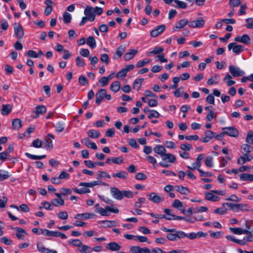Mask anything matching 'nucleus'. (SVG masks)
<instances>
[{
    "label": "nucleus",
    "mask_w": 253,
    "mask_h": 253,
    "mask_svg": "<svg viewBox=\"0 0 253 253\" xmlns=\"http://www.w3.org/2000/svg\"><path fill=\"white\" fill-rule=\"evenodd\" d=\"M96 212L102 216H108L109 215V212L118 213L119 212V210L117 208H111L109 206H106L105 207V208H97L96 210Z\"/></svg>",
    "instance_id": "f03ea898"
},
{
    "label": "nucleus",
    "mask_w": 253,
    "mask_h": 253,
    "mask_svg": "<svg viewBox=\"0 0 253 253\" xmlns=\"http://www.w3.org/2000/svg\"><path fill=\"white\" fill-rule=\"evenodd\" d=\"M105 177L107 178H110L111 176L108 172L106 171H98V174L97 177V179L100 180L102 177Z\"/></svg>",
    "instance_id": "864d4df0"
},
{
    "label": "nucleus",
    "mask_w": 253,
    "mask_h": 253,
    "mask_svg": "<svg viewBox=\"0 0 253 253\" xmlns=\"http://www.w3.org/2000/svg\"><path fill=\"white\" fill-rule=\"evenodd\" d=\"M106 95V89H100L96 94L95 103L98 105L100 104L102 100L103 99Z\"/></svg>",
    "instance_id": "ddd939ff"
},
{
    "label": "nucleus",
    "mask_w": 253,
    "mask_h": 253,
    "mask_svg": "<svg viewBox=\"0 0 253 253\" xmlns=\"http://www.w3.org/2000/svg\"><path fill=\"white\" fill-rule=\"evenodd\" d=\"M120 86L121 83L119 81H115L111 84L110 89L114 92H117L120 90Z\"/></svg>",
    "instance_id": "72a5a7b5"
},
{
    "label": "nucleus",
    "mask_w": 253,
    "mask_h": 253,
    "mask_svg": "<svg viewBox=\"0 0 253 253\" xmlns=\"http://www.w3.org/2000/svg\"><path fill=\"white\" fill-rule=\"evenodd\" d=\"M173 207L176 209H180L183 207L182 203L179 200L175 199L174 200L172 204Z\"/></svg>",
    "instance_id": "13d9d810"
},
{
    "label": "nucleus",
    "mask_w": 253,
    "mask_h": 253,
    "mask_svg": "<svg viewBox=\"0 0 253 253\" xmlns=\"http://www.w3.org/2000/svg\"><path fill=\"white\" fill-rule=\"evenodd\" d=\"M126 47L125 45H121L116 49V52L113 55L114 59H117L121 57L125 51Z\"/></svg>",
    "instance_id": "dca6fc26"
},
{
    "label": "nucleus",
    "mask_w": 253,
    "mask_h": 253,
    "mask_svg": "<svg viewBox=\"0 0 253 253\" xmlns=\"http://www.w3.org/2000/svg\"><path fill=\"white\" fill-rule=\"evenodd\" d=\"M161 229L169 233L167 235V238L171 241H175L178 238H183L187 236V234L182 231L176 230L175 228L169 229L165 227H162Z\"/></svg>",
    "instance_id": "f257e3e1"
},
{
    "label": "nucleus",
    "mask_w": 253,
    "mask_h": 253,
    "mask_svg": "<svg viewBox=\"0 0 253 253\" xmlns=\"http://www.w3.org/2000/svg\"><path fill=\"white\" fill-rule=\"evenodd\" d=\"M100 60L102 62H104L106 65L109 63V57L107 54L104 53L101 55Z\"/></svg>",
    "instance_id": "4d7b16f0"
},
{
    "label": "nucleus",
    "mask_w": 253,
    "mask_h": 253,
    "mask_svg": "<svg viewBox=\"0 0 253 253\" xmlns=\"http://www.w3.org/2000/svg\"><path fill=\"white\" fill-rule=\"evenodd\" d=\"M213 158L211 156H207L205 159V165L207 167L212 168L213 164Z\"/></svg>",
    "instance_id": "603ef678"
},
{
    "label": "nucleus",
    "mask_w": 253,
    "mask_h": 253,
    "mask_svg": "<svg viewBox=\"0 0 253 253\" xmlns=\"http://www.w3.org/2000/svg\"><path fill=\"white\" fill-rule=\"evenodd\" d=\"M113 177H118L122 179H126L127 178V173L125 171H121L119 172L114 173L112 175Z\"/></svg>",
    "instance_id": "ea45409f"
},
{
    "label": "nucleus",
    "mask_w": 253,
    "mask_h": 253,
    "mask_svg": "<svg viewBox=\"0 0 253 253\" xmlns=\"http://www.w3.org/2000/svg\"><path fill=\"white\" fill-rule=\"evenodd\" d=\"M246 22L247 24L246 25V27L248 29H253V18H248L246 19Z\"/></svg>",
    "instance_id": "774afa93"
},
{
    "label": "nucleus",
    "mask_w": 253,
    "mask_h": 253,
    "mask_svg": "<svg viewBox=\"0 0 253 253\" xmlns=\"http://www.w3.org/2000/svg\"><path fill=\"white\" fill-rule=\"evenodd\" d=\"M41 233L47 237H57V231H50L46 229H41Z\"/></svg>",
    "instance_id": "a878e982"
},
{
    "label": "nucleus",
    "mask_w": 253,
    "mask_h": 253,
    "mask_svg": "<svg viewBox=\"0 0 253 253\" xmlns=\"http://www.w3.org/2000/svg\"><path fill=\"white\" fill-rule=\"evenodd\" d=\"M156 58H157L158 61H159L161 63H166L168 62V59L165 58L164 53H161L159 55H158L156 56Z\"/></svg>",
    "instance_id": "0e129e2a"
},
{
    "label": "nucleus",
    "mask_w": 253,
    "mask_h": 253,
    "mask_svg": "<svg viewBox=\"0 0 253 253\" xmlns=\"http://www.w3.org/2000/svg\"><path fill=\"white\" fill-rule=\"evenodd\" d=\"M216 114L212 110H210L209 113L207 114L206 118L208 121H211L212 119L216 117Z\"/></svg>",
    "instance_id": "338daca9"
},
{
    "label": "nucleus",
    "mask_w": 253,
    "mask_h": 253,
    "mask_svg": "<svg viewBox=\"0 0 253 253\" xmlns=\"http://www.w3.org/2000/svg\"><path fill=\"white\" fill-rule=\"evenodd\" d=\"M53 126L55 127V130L58 132H61L64 129V124L62 122H57L56 124H53Z\"/></svg>",
    "instance_id": "49530a36"
},
{
    "label": "nucleus",
    "mask_w": 253,
    "mask_h": 253,
    "mask_svg": "<svg viewBox=\"0 0 253 253\" xmlns=\"http://www.w3.org/2000/svg\"><path fill=\"white\" fill-rule=\"evenodd\" d=\"M240 178L242 181H253V174L243 173L240 174Z\"/></svg>",
    "instance_id": "473e14b6"
},
{
    "label": "nucleus",
    "mask_w": 253,
    "mask_h": 253,
    "mask_svg": "<svg viewBox=\"0 0 253 253\" xmlns=\"http://www.w3.org/2000/svg\"><path fill=\"white\" fill-rule=\"evenodd\" d=\"M166 28V26L164 25H161L157 28L151 31L150 35L152 37L155 38L158 36L163 32Z\"/></svg>",
    "instance_id": "f8f14e48"
},
{
    "label": "nucleus",
    "mask_w": 253,
    "mask_h": 253,
    "mask_svg": "<svg viewBox=\"0 0 253 253\" xmlns=\"http://www.w3.org/2000/svg\"><path fill=\"white\" fill-rule=\"evenodd\" d=\"M164 51V48L161 46H155L154 48V49L152 50L151 51L148 52L147 53V55H149L150 54H155V55H159L160 54L162 53Z\"/></svg>",
    "instance_id": "e433bc0d"
},
{
    "label": "nucleus",
    "mask_w": 253,
    "mask_h": 253,
    "mask_svg": "<svg viewBox=\"0 0 253 253\" xmlns=\"http://www.w3.org/2000/svg\"><path fill=\"white\" fill-rule=\"evenodd\" d=\"M12 107L10 104L2 105L1 113L3 115H7L12 110Z\"/></svg>",
    "instance_id": "c85d7f7f"
},
{
    "label": "nucleus",
    "mask_w": 253,
    "mask_h": 253,
    "mask_svg": "<svg viewBox=\"0 0 253 253\" xmlns=\"http://www.w3.org/2000/svg\"><path fill=\"white\" fill-rule=\"evenodd\" d=\"M205 137L201 138V140L204 143L208 142L210 140L214 138L215 133L211 130H206L205 132Z\"/></svg>",
    "instance_id": "f3484780"
},
{
    "label": "nucleus",
    "mask_w": 253,
    "mask_h": 253,
    "mask_svg": "<svg viewBox=\"0 0 253 253\" xmlns=\"http://www.w3.org/2000/svg\"><path fill=\"white\" fill-rule=\"evenodd\" d=\"M149 200L155 203H158L164 201V198L160 197L156 193L152 192L148 195Z\"/></svg>",
    "instance_id": "6ab92c4d"
},
{
    "label": "nucleus",
    "mask_w": 253,
    "mask_h": 253,
    "mask_svg": "<svg viewBox=\"0 0 253 253\" xmlns=\"http://www.w3.org/2000/svg\"><path fill=\"white\" fill-rule=\"evenodd\" d=\"M144 81V79L139 78L134 80L133 83V88L136 90H139L141 87V85Z\"/></svg>",
    "instance_id": "7c9ffc66"
},
{
    "label": "nucleus",
    "mask_w": 253,
    "mask_h": 253,
    "mask_svg": "<svg viewBox=\"0 0 253 253\" xmlns=\"http://www.w3.org/2000/svg\"><path fill=\"white\" fill-rule=\"evenodd\" d=\"M229 229L232 233H233L235 234L241 235L244 234V233H246V232H245V230L246 229H243L239 227H230Z\"/></svg>",
    "instance_id": "a19ab883"
},
{
    "label": "nucleus",
    "mask_w": 253,
    "mask_h": 253,
    "mask_svg": "<svg viewBox=\"0 0 253 253\" xmlns=\"http://www.w3.org/2000/svg\"><path fill=\"white\" fill-rule=\"evenodd\" d=\"M10 155L7 151H4L0 153V160L4 161L7 159L9 158Z\"/></svg>",
    "instance_id": "680f3d73"
},
{
    "label": "nucleus",
    "mask_w": 253,
    "mask_h": 253,
    "mask_svg": "<svg viewBox=\"0 0 253 253\" xmlns=\"http://www.w3.org/2000/svg\"><path fill=\"white\" fill-rule=\"evenodd\" d=\"M12 127L14 129H19L22 127V121L19 119H14L12 122Z\"/></svg>",
    "instance_id": "f704fd0d"
},
{
    "label": "nucleus",
    "mask_w": 253,
    "mask_h": 253,
    "mask_svg": "<svg viewBox=\"0 0 253 253\" xmlns=\"http://www.w3.org/2000/svg\"><path fill=\"white\" fill-rule=\"evenodd\" d=\"M145 198L143 197L139 198L138 201L136 202L134 204V207L136 208H140L142 207V204L145 202Z\"/></svg>",
    "instance_id": "6e6d98bb"
},
{
    "label": "nucleus",
    "mask_w": 253,
    "mask_h": 253,
    "mask_svg": "<svg viewBox=\"0 0 253 253\" xmlns=\"http://www.w3.org/2000/svg\"><path fill=\"white\" fill-rule=\"evenodd\" d=\"M58 177L61 181L62 179H67L69 178L70 174L65 171H62L58 176Z\"/></svg>",
    "instance_id": "052dcab7"
},
{
    "label": "nucleus",
    "mask_w": 253,
    "mask_h": 253,
    "mask_svg": "<svg viewBox=\"0 0 253 253\" xmlns=\"http://www.w3.org/2000/svg\"><path fill=\"white\" fill-rule=\"evenodd\" d=\"M86 43L92 49L94 48L96 46L95 40L92 36H89L87 39Z\"/></svg>",
    "instance_id": "58836bf2"
},
{
    "label": "nucleus",
    "mask_w": 253,
    "mask_h": 253,
    "mask_svg": "<svg viewBox=\"0 0 253 253\" xmlns=\"http://www.w3.org/2000/svg\"><path fill=\"white\" fill-rule=\"evenodd\" d=\"M79 250L80 252L84 253H91L92 252V248L87 245H81Z\"/></svg>",
    "instance_id": "79ce46f5"
},
{
    "label": "nucleus",
    "mask_w": 253,
    "mask_h": 253,
    "mask_svg": "<svg viewBox=\"0 0 253 253\" xmlns=\"http://www.w3.org/2000/svg\"><path fill=\"white\" fill-rule=\"evenodd\" d=\"M253 159L252 155L247 154H244L242 156L240 157L237 161V164L239 165L244 164L246 161H251Z\"/></svg>",
    "instance_id": "a211bd4d"
},
{
    "label": "nucleus",
    "mask_w": 253,
    "mask_h": 253,
    "mask_svg": "<svg viewBox=\"0 0 253 253\" xmlns=\"http://www.w3.org/2000/svg\"><path fill=\"white\" fill-rule=\"evenodd\" d=\"M69 243L76 247H78L79 248L82 245V242L79 239H74L71 241H69Z\"/></svg>",
    "instance_id": "bf43d9fd"
},
{
    "label": "nucleus",
    "mask_w": 253,
    "mask_h": 253,
    "mask_svg": "<svg viewBox=\"0 0 253 253\" xmlns=\"http://www.w3.org/2000/svg\"><path fill=\"white\" fill-rule=\"evenodd\" d=\"M212 192H207L205 194V198L206 200L211 201H218L220 200V198L214 195Z\"/></svg>",
    "instance_id": "c756f323"
},
{
    "label": "nucleus",
    "mask_w": 253,
    "mask_h": 253,
    "mask_svg": "<svg viewBox=\"0 0 253 253\" xmlns=\"http://www.w3.org/2000/svg\"><path fill=\"white\" fill-rule=\"evenodd\" d=\"M154 151L156 153L160 155L161 158L164 155V154L167 152V150L165 147L161 145H157L154 148Z\"/></svg>",
    "instance_id": "b1692460"
},
{
    "label": "nucleus",
    "mask_w": 253,
    "mask_h": 253,
    "mask_svg": "<svg viewBox=\"0 0 253 253\" xmlns=\"http://www.w3.org/2000/svg\"><path fill=\"white\" fill-rule=\"evenodd\" d=\"M98 223H103V227H115L117 226V222L116 221L114 220H101L98 222Z\"/></svg>",
    "instance_id": "bb28decb"
},
{
    "label": "nucleus",
    "mask_w": 253,
    "mask_h": 253,
    "mask_svg": "<svg viewBox=\"0 0 253 253\" xmlns=\"http://www.w3.org/2000/svg\"><path fill=\"white\" fill-rule=\"evenodd\" d=\"M241 148L244 151V152H245V154H247L253 150V147L248 143L242 144Z\"/></svg>",
    "instance_id": "37998d69"
},
{
    "label": "nucleus",
    "mask_w": 253,
    "mask_h": 253,
    "mask_svg": "<svg viewBox=\"0 0 253 253\" xmlns=\"http://www.w3.org/2000/svg\"><path fill=\"white\" fill-rule=\"evenodd\" d=\"M11 176L8 171L4 170H0V181L7 179Z\"/></svg>",
    "instance_id": "09e8293b"
},
{
    "label": "nucleus",
    "mask_w": 253,
    "mask_h": 253,
    "mask_svg": "<svg viewBox=\"0 0 253 253\" xmlns=\"http://www.w3.org/2000/svg\"><path fill=\"white\" fill-rule=\"evenodd\" d=\"M222 130L223 131V133L231 137H236L239 135L237 129L233 126L223 127Z\"/></svg>",
    "instance_id": "20e7f679"
},
{
    "label": "nucleus",
    "mask_w": 253,
    "mask_h": 253,
    "mask_svg": "<svg viewBox=\"0 0 253 253\" xmlns=\"http://www.w3.org/2000/svg\"><path fill=\"white\" fill-rule=\"evenodd\" d=\"M87 133L89 137H91L93 139H96L98 138L100 134L99 131L94 129H91L88 130Z\"/></svg>",
    "instance_id": "c9c22d12"
},
{
    "label": "nucleus",
    "mask_w": 253,
    "mask_h": 253,
    "mask_svg": "<svg viewBox=\"0 0 253 253\" xmlns=\"http://www.w3.org/2000/svg\"><path fill=\"white\" fill-rule=\"evenodd\" d=\"M232 77L230 75L227 74L225 78L224 81L226 82L227 86H230L235 84V82L231 80Z\"/></svg>",
    "instance_id": "8fccbe9b"
},
{
    "label": "nucleus",
    "mask_w": 253,
    "mask_h": 253,
    "mask_svg": "<svg viewBox=\"0 0 253 253\" xmlns=\"http://www.w3.org/2000/svg\"><path fill=\"white\" fill-rule=\"evenodd\" d=\"M14 32L15 37L21 40L24 36V30L22 26L18 23H14Z\"/></svg>",
    "instance_id": "423d86ee"
},
{
    "label": "nucleus",
    "mask_w": 253,
    "mask_h": 253,
    "mask_svg": "<svg viewBox=\"0 0 253 253\" xmlns=\"http://www.w3.org/2000/svg\"><path fill=\"white\" fill-rule=\"evenodd\" d=\"M63 17L64 22L65 24L69 23L71 22V19H72L71 15L67 12H64L63 15Z\"/></svg>",
    "instance_id": "3c124183"
},
{
    "label": "nucleus",
    "mask_w": 253,
    "mask_h": 253,
    "mask_svg": "<svg viewBox=\"0 0 253 253\" xmlns=\"http://www.w3.org/2000/svg\"><path fill=\"white\" fill-rule=\"evenodd\" d=\"M108 250L112 251H118L121 249V246L115 242H110L106 246Z\"/></svg>",
    "instance_id": "4be33fe9"
},
{
    "label": "nucleus",
    "mask_w": 253,
    "mask_h": 253,
    "mask_svg": "<svg viewBox=\"0 0 253 253\" xmlns=\"http://www.w3.org/2000/svg\"><path fill=\"white\" fill-rule=\"evenodd\" d=\"M111 193L113 197L118 200H121L123 198V191H120L116 187L111 188Z\"/></svg>",
    "instance_id": "9b49d317"
},
{
    "label": "nucleus",
    "mask_w": 253,
    "mask_h": 253,
    "mask_svg": "<svg viewBox=\"0 0 253 253\" xmlns=\"http://www.w3.org/2000/svg\"><path fill=\"white\" fill-rule=\"evenodd\" d=\"M233 208H236L237 210H241L242 211H248L250 210V207L247 204H233Z\"/></svg>",
    "instance_id": "393cba45"
},
{
    "label": "nucleus",
    "mask_w": 253,
    "mask_h": 253,
    "mask_svg": "<svg viewBox=\"0 0 253 253\" xmlns=\"http://www.w3.org/2000/svg\"><path fill=\"white\" fill-rule=\"evenodd\" d=\"M175 190L183 195H187L190 193V191L187 187L181 185H176L175 186Z\"/></svg>",
    "instance_id": "2f4dec72"
},
{
    "label": "nucleus",
    "mask_w": 253,
    "mask_h": 253,
    "mask_svg": "<svg viewBox=\"0 0 253 253\" xmlns=\"http://www.w3.org/2000/svg\"><path fill=\"white\" fill-rule=\"evenodd\" d=\"M84 15L88 17L89 21L92 22L95 18V11L93 7L86 6L84 10Z\"/></svg>",
    "instance_id": "7ed1b4c3"
},
{
    "label": "nucleus",
    "mask_w": 253,
    "mask_h": 253,
    "mask_svg": "<svg viewBox=\"0 0 253 253\" xmlns=\"http://www.w3.org/2000/svg\"><path fill=\"white\" fill-rule=\"evenodd\" d=\"M46 108L44 105H38L36 107V111L37 114L43 115L45 113Z\"/></svg>",
    "instance_id": "de8ad7c7"
},
{
    "label": "nucleus",
    "mask_w": 253,
    "mask_h": 253,
    "mask_svg": "<svg viewBox=\"0 0 253 253\" xmlns=\"http://www.w3.org/2000/svg\"><path fill=\"white\" fill-rule=\"evenodd\" d=\"M189 25V21L186 19H182L176 23L175 26L173 28L174 31L183 28L186 25Z\"/></svg>",
    "instance_id": "4468645a"
},
{
    "label": "nucleus",
    "mask_w": 253,
    "mask_h": 253,
    "mask_svg": "<svg viewBox=\"0 0 253 253\" xmlns=\"http://www.w3.org/2000/svg\"><path fill=\"white\" fill-rule=\"evenodd\" d=\"M51 203L55 207L63 206L65 204L64 201L63 199H54L52 200Z\"/></svg>",
    "instance_id": "c03bdc74"
},
{
    "label": "nucleus",
    "mask_w": 253,
    "mask_h": 253,
    "mask_svg": "<svg viewBox=\"0 0 253 253\" xmlns=\"http://www.w3.org/2000/svg\"><path fill=\"white\" fill-rule=\"evenodd\" d=\"M228 49L229 50L232 49L233 52L236 54H239L244 51V46L242 45H239L236 42H232L228 45Z\"/></svg>",
    "instance_id": "39448f33"
},
{
    "label": "nucleus",
    "mask_w": 253,
    "mask_h": 253,
    "mask_svg": "<svg viewBox=\"0 0 253 253\" xmlns=\"http://www.w3.org/2000/svg\"><path fill=\"white\" fill-rule=\"evenodd\" d=\"M234 41L246 45L250 44L251 42V38L247 34H244L242 36H237L235 37Z\"/></svg>",
    "instance_id": "9d476101"
},
{
    "label": "nucleus",
    "mask_w": 253,
    "mask_h": 253,
    "mask_svg": "<svg viewBox=\"0 0 253 253\" xmlns=\"http://www.w3.org/2000/svg\"><path fill=\"white\" fill-rule=\"evenodd\" d=\"M173 1L176 4V7L179 8L184 9L187 6V3L183 1H179L178 0H173Z\"/></svg>",
    "instance_id": "5fc2aeb1"
},
{
    "label": "nucleus",
    "mask_w": 253,
    "mask_h": 253,
    "mask_svg": "<svg viewBox=\"0 0 253 253\" xmlns=\"http://www.w3.org/2000/svg\"><path fill=\"white\" fill-rule=\"evenodd\" d=\"M229 70L230 74L234 77H238L240 76H242L245 74L244 72L241 70L240 69V68L234 65H230L229 66Z\"/></svg>",
    "instance_id": "0eeeda50"
},
{
    "label": "nucleus",
    "mask_w": 253,
    "mask_h": 253,
    "mask_svg": "<svg viewBox=\"0 0 253 253\" xmlns=\"http://www.w3.org/2000/svg\"><path fill=\"white\" fill-rule=\"evenodd\" d=\"M138 51L137 50L130 49L124 56V58L126 61H129L132 59L137 54Z\"/></svg>",
    "instance_id": "5701e85b"
},
{
    "label": "nucleus",
    "mask_w": 253,
    "mask_h": 253,
    "mask_svg": "<svg viewBox=\"0 0 253 253\" xmlns=\"http://www.w3.org/2000/svg\"><path fill=\"white\" fill-rule=\"evenodd\" d=\"M205 24V21L203 19H199L189 22V26L192 28H201Z\"/></svg>",
    "instance_id": "2eb2a0df"
},
{
    "label": "nucleus",
    "mask_w": 253,
    "mask_h": 253,
    "mask_svg": "<svg viewBox=\"0 0 253 253\" xmlns=\"http://www.w3.org/2000/svg\"><path fill=\"white\" fill-rule=\"evenodd\" d=\"M76 64L79 67H84L85 65L84 60L78 56L76 58Z\"/></svg>",
    "instance_id": "69168bd1"
},
{
    "label": "nucleus",
    "mask_w": 253,
    "mask_h": 253,
    "mask_svg": "<svg viewBox=\"0 0 253 253\" xmlns=\"http://www.w3.org/2000/svg\"><path fill=\"white\" fill-rule=\"evenodd\" d=\"M245 232H246V233H244V234H246L247 236H245L243 238V239L241 240L244 241L246 245V242H253V234H252V231H249L247 229L245 230Z\"/></svg>",
    "instance_id": "cd10ccee"
},
{
    "label": "nucleus",
    "mask_w": 253,
    "mask_h": 253,
    "mask_svg": "<svg viewBox=\"0 0 253 253\" xmlns=\"http://www.w3.org/2000/svg\"><path fill=\"white\" fill-rule=\"evenodd\" d=\"M246 142L250 144H253V131L252 130L248 131L246 139Z\"/></svg>",
    "instance_id": "a18cd8bd"
},
{
    "label": "nucleus",
    "mask_w": 253,
    "mask_h": 253,
    "mask_svg": "<svg viewBox=\"0 0 253 253\" xmlns=\"http://www.w3.org/2000/svg\"><path fill=\"white\" fill-rule=\"evenodd\" d=\"M16 231L15 236L19 240H24L27 233L25 230L20 227L12 228Z\"/></svg>",
    "instance_id": "1a4fd4ad"
},
{
    "label": "nucleus",
    "mask_w": 253,
    "mask_h": 253,
    "mask_svg": "<svg viewBox=\"0 0 253 253\" xmlns=\"http://www.w3.org/2000/svg\"><path fill=\"white\" fill-rule=\"evenodd\" d=\"M162 159L164 161L171 163H174L176 160V157L174 155L170 153L167 154L166 153L162 156Z\"/></svg>",
    "instance_id": "412c9836"
},
{
    "label": "nucleus",
    "mask_w": 253,
    "mask_h": 253,
    "mask_svg": "<svg viewBox=\"0 0 253 253\" xmlns=\"http://www.w3.org/2000/svg\"><path fill=\"white\" fill-rule=\"evenodd\" d=\"M94 216L95 214L93 213L86 212L83 213H78L75 215V218L77 219L85 220L93 217Z\"/></svg>",
    "instance_id": "aec40b11"
},
{
    "label": "nucleus",
    "mask_w": 253,
    "mask_h": 253,
    "mask_svg": "<svg viewBox=\"0 0 253 253\" xmlns=\"http://www.w3.org/2000/svg\"><path fill=\"white\" fill-rule=\"evenodd\" d=\"M204 158V155L202 154H201L198 156V157L196 158V162L193 163L192 164V165L191 167L188 166L187 168L189 169H190L191 170H195V169H198L199 170V169H200V167L201 166L202 164V160Z\"/></svg>",
    "instance_id": "6e6552de"
},
{
    "label": "nucleus",
    "mask_w": 253,
    "mask_h": 253,
    "mask_svg": "<svg viewBox=\"0 0 253 253\" xmlns=\"http://www.w3.org/2000/svg\"><path fill=\"white\" fill-rule=\"evenodd\" d=\"M59 218L63 220H66L68 218V215L66 211H60L57 213Z\"/></svg>",
    "instance_id": "e2e57ef3"
},
{
    "label": "nucleus",
    "mask_w": 253,
    "mask_h": 253,
    "mask_svg": "<svg viewBox=\"0 0 253 253\" xmlns=\"http://www.w3.org/2000/svg\"><path fill=\"white\" fill-rule=\"evenodd\" d=\"M226 238L229 241L234 242L238 244L241 245H245V243L244 241H241V240L237 239L235 237L232 235H227L226 236Z\"/></svg>",
    "instance_id": "4c0bfd02"
}]
</instances>
